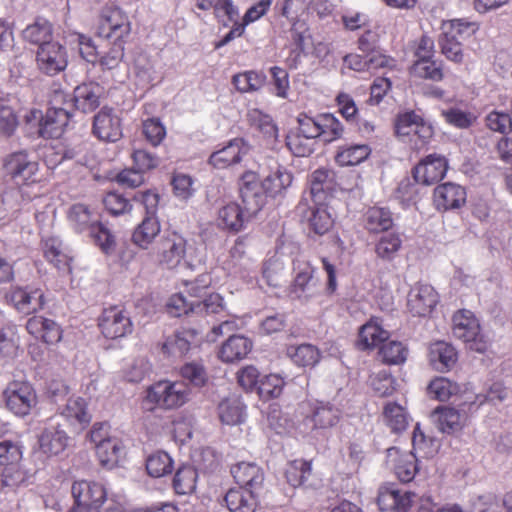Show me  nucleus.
<instances>
[{"label": "nucleus", "mask_w": 512, "mask_h": 512, "mask_svg": "<svg viewBox=\"0 0 512 512\" xmlns=\"http://www.w3.org/2000/svg\"><path fill=\"white\" fill-rule=\"evenodd\" d=\"M132 72L135 84L142 89L150 87L156 78L154 65L146 54L135 57Z\"/></svg>", "instance_id": "37998d69"}, {"label": "nucleus", "mask_w": 512, "mask_h": 512, "mask_svg": "<svg viewBox=\"0 0 512 512\" xmlns=\"http://www.w3.org/2000/svg\"><path fill=\"white\" fill-rule=\"evenodd\" d=\"M479 29V24L467 19H452L443 25V31L448 33L449 36H454L458 39H465L474 35Z\"/></svg>", "instance_id": "0e129e2a"}, {"label": "nucleus", "mask_w": 512, "mask_h": 512, "mask_svg": "<svg viewBox=\"0 0 512 512\" xmlns=\"http://www.w3.org/2000/svg\"><path fill=\"white\" fill-rule=\"evenodd\" d=\"M448 162L444 156L430 154L423 158L413 169V177L416 183L432 185L445 176Z\"/></svg>", "instance_id": "ddd939ff"}, {"label": "nucleus", "mask_w": 512, "mask_h": 512, "mask_svg": "<svg viewBox=\"0 0 512 512\" xmlns=\"http://www.w3.org/2000/svg\"><path fill=\"white\" fill-rule=\"evenodd\" d=\"M197 471L191 466L180 467L174 476L173 487L177 494L186 495L196 488Z\"/></svg>", "instance_id": "864d4df0"}, {"label": "nucleus", "mask_w": 512, "mask_h": 512, "mask_svg": "<svg viewBox=\"0 0 512 512\" xmlns=\"http://www.w3.org/2000/svg\"><path fill=\"white\" fill-rule=\"evenodd\" d=\"M248 151L249 146L245 141L241 138H235L221 149L213 152L209 158V163L215 168L224 169L239 163Z\"/></svg>", "instance_id": "aec40b11"}, {"label": "nucleus", "mask_w": 512, "mask_h": 512, "mask_svg": "<svg viewBox=\"0 0 512 512\" xmlns=\"http://www.w3.org/2000/svg\"><path fill=\"white\" fill-rule=\"evenodd\" d=\"M319 138L324 142H332L342 137L344 127L332 114L318 115Z\"/></svg>", "instance_id": "3c124183"}, {"label": "nucleus", "mask_w": 512, "mask_h": 512, "mask_svg": "<svg viewBox=\"0 0 512 512\" xmlns=\"http://www.w3.org/2000/svg\"><path fill=\"white\" fill-rule=\"evenodd\" d=\"M42 251L45 259L59 271L71 272V257L65 251L63 243L58 237L51 236L43 239Z\"/></svg>", "instance_id": "a878e982"}, {"label": "nucleus", "mask_w": 512, "mask_h": 512, "mask_svg": "<svg viewBox=\"0 0 512 512\" xmlns=\"http://www.w3.org/2000/svg\"><path fill=\"white\" fill-rule=\"evenodd\" d=\"M187 240L177 232L166 236L158 248L156 261L169 269L176 268L186 255Z\"/></svg>", "instance_id": "f8f14e48"}, {"label": "nucleus", "mask_w": 512, "mask_h": 512, "mask_svg": "<svg viewBox=\"0 0 512 512\" xmlns=\"http://www.w3.org/2000/svg\"><path fill=\"white\" fill-rule=\"evenodd\" d=\"M460 392V386L445 377H436L428 386V393L434 399L447 401Z\"/></svg>", "instance_id": "603ef678"}, {"label": "nucleus", "mask_w": 512, "mask_h": 512, "mask_svg": "<svg viewBox=\"0 0 512 512\" xmlns=\"http://www.w3.org/2000/svg\"><path fill=\"white\" fill-rule=\"evenodd\" d=\"M366 229L371 233L387 231L393 225L391 212L382 207L369 208L364 216Z\"/></svg>", "instance_id": "c03bdc74"}, {"label": "nucleus", "mask_w": 512, "mask_h": 512, "mask_svg": "<svg viewBox=\"0 0 512 512\" xmlns=\"http://www.w3.org/2000/svg\"><path fill=\"white\" fill-rule=\"evenodd\" d=\"M457 358L455 348L444 341L435 342L429 347V362L437 371L450 370L456 364Z\"/></svg>", "instance_id": "7c9ffc66"}, {"label": "nucleus", "mask_w": 512, "mask_h": 512, "mask_svg": "<svg viewBox=\"0 0 512 512\" xmlns=\"http://www.w3.org/2000/svg\"><path fill=\"white\" fill-rule=\"evenodd\" d=\"M379 354L383 362L398 365L406 361L408 356L407 347L400 341H388L380 347Z\"/></svg>", "instance_id": "13d9d810"}, {"label": "nucleus", "mask_w": 512, "mask_h": 512, "mask_svg": "<svg viewBox=\"0 0 512 512\" xmlns=\"http://www.w3.org/2000/svg\"><path fill=\"white\" fill-rule=\"evenodd\" d=\"M99 327L106 338L116 339L132 332V322L124 309L113 306L104 309Z\"/></svg>", "instance_id": "9b49d317"}, {"label": "nucleus", "mask_w": 512, "mask_h": 512, "mask_svg": "<svg viewBox=\"0 0 512 512\" xmlns=\"http://www.w3.org/2000/svg\"><path fill=\"white\" fill-rule=\"evenodd\" d=\"M311 471L312 467L310 462L298 459L287 465L285 477L292 487H299L306 482L311 475Z\"/></svg>", "instance_id": "6e6d98bb"}, {"label": "nucleus", "mask_w": 512, "mask_h": 512, "mask_svg": "<svg viewBox=\"0 0 512 512\" xmlns=\"http://www.w3.org/2000/svg\"><path fill=\"white\" fill-rule=\"evenodd\" d=\"M103 94V87L96 82H88L78 85L74 89L73 97L66 99L68 107L87 113L92 112L100 105V98Z\"/></svg>", "instance_id": "a211bd4d"}, {"label": "nucleus", "mask_w": 512, "mask_h": 512, "mask_svg": "<svg viewBox=\"0 0 512 512\" xmlns=\"http://www.w3.org/2000/svg\"><path fill=\"white\" fill-rule=\"evenodd\" d=\"M146 469L152 477H163L172 472L173 460L168 453L158 451L148 457L146 461Z\"/></svg>", "instance_id": "4d7b16f0"}, {"label": "nucleus", "mask_w": 512, "mask_h": 512, "mask_svg": "<svg viewBox=\"0 0 512 512\" xmlns=\"http://www.w3.org/2000/svg\"><path fill=\"white\" fill-rule=\"evenodd\" d=\"M251 216L238 203L229 202L219 208L217 223L223 229L238 232Z\"/></svg>", "instance_id": "bb28decb"}, {"label": "nucleus", "mask_w": 512, "mask_h": 512, "mask_svg": "<svg viewBox=\"0 0 512 512\" xmlns=\"http://www.w3.org/2000/svg\"><path fill=\"white\" fill-rule=\"evenodd\" d=\"M387 462L392 465L397 478L402 482L413 480L418 471L415 454L402 452L396 447L387 449Z\"/></svg>", "instance_id": "412c9836"}, {"label": "nucleus", "mask_w": 512, "mask_h": 512, "mask_svg": "<svg viewBox=\"0 0 512 512\" xmlns=\"http://www.w3.org/2000/svg\"><path fill=\"white\" fill-rule=\"evenodd\" d=\"M88 234L104 253L110 254L115 250L116 241L114 235L100 221L92 226Z\"/></svg>", "instance_id": "052dcab7"}, {"label": "nucleus", "mask_w": 512, "mask_h": 512, "mask_svg": "<svg viewBox=\"0 0 512 512\" xmlns=\"http://www.w3.org/2000/svg\"><path fill=\"white\" fill-rule=\"evenodd\" d=\"M92 131L102 141L116 142L122 137L120 118L112 108L103 107L94 116Z\"/></svg>", "instance_id": "2eb2a0df"}, {"label": "nucleus", "mask_w": 512, "mask_h": 512, "mask_svg": "<svg viewBox=\"0 0 512 512\" xmlns=\"http://www.w3.org/2000/svg\"><path fill=\"white\" fill-rule=\"evenodd\" d=\"M285 381L278 374H269L260 379L257 386L258 394L263 399L277 398L282 394Z\"/></svg>", "instance_id": "680f3d73"}, {"label": "nucleus", "mask_w": 512, "mask_h": 512, "mask_svg": "<svg viewBox=\"0 0 512 512\" xmlns=\"http://www.w3.org/2000/svg\"><path fill=\"white\" fill-rule=\"evenodd\" d=\"M196 314L224 318L227 313L223 297L218 293H212L203 301L196 302Z\"/></svg>", "instance_id": "e2e57ef3"}, {"label": "nucleus", "mask_w": 512, "mask_h": 512, "mask_svg": "<svg viewBox=\"0 0 512 512\" xmlns=\"http://www.w3.org/2000/svg\"><path fill=\"white\" fill-rule=\"evenodd\" d=\"M388 331L384 330L377 318H372L359 331L358 345L361 349H371L387 340Z\"/></svg>", "instance_id": "c9c22d12"}, {"label": "nucleus", "mask_w": 512, "mask_h": 512, "mask_svg": "<svg viewBox=\"0 0 512 512\" xmlns=\"http://www.w3.org/2000/svg\"><path fill=\"white\" fill-rule=\"evenodd\" d=\"M370 154V148L364 144L340 147L335 160L341 166H354L363 162Z\"/></svg>", "instance_id": "09e8293b"}, {"label": "nucleus", "mask_w": 512, "mask_h": 512, "mask_svg": "<svg viewBox=\"0 0 512 512\" xmlns=\"http://www.w3.org/2000/svg\"><path fill=\"white\" fill-rule=\"evenodd\" d=\"M252 349L251 341L240 335L230 336L222 345L220 358L225 362H234L245 358Z\"/></svg>", "instance_id": "e433bc0d"}, {"label": "nucleus", "mask_w": 512, "mask_h": 512, "mask_svg": "<svg viewBox=\"0 0 512 512\" xmlns=\"http://www.w3.org/2000/svg\"><path fill=\"white\" fill-rule=\"evenodd\" d=\"M36 64L42 73L57 75L67 67V51L58 42L46 43L36 52Z\"/></svg>", "instance_id": "9d476101"}, {"label": "nucleus", "mask_w": 512, "mask_h": 512, "mask_svg": "<svg viewBox=\"0 0 512 512\" xmlns=\"http://www.w3.org/2000/svg\"><path fill=\"white\" fill-rule=\"evenodd\" d=\"M438 295L428 284L415 285L408 294V308L415 316H426L436 306Z\"/></svg>", "instance_id": "f3484780"}, {"label": "nucleus", "mask_w": 512, "mask_h": 512, "mask_svg": "<svg viewBox=\"0 0 512 512\" xmlns=\"http://www.w3.org/2000/svg\"><path fill=\"white\" fill-rule=\"evenodd\" d=\"M231 268L235 274L244 276V272H248L253 263L250 258L245 256V244L242 240H237L230 249Z\"/></svg>", "instance_id": "338daca9"}, {"label": "nucleus", "mask_w": 512, "mask_h": 512, "mask_svg": "<svg viewBox=\"0 0 512 512\" xmlns=\"http://www.w3.org/2000/svg\"><path fill=\"white\" fill-rule=\"evenodd\" d=\"M313 206H308L301 201L297 207L310 228L318 235L327 233L333 226L334 218L328 210V207L322 203V200L312 199Z\"/></svg>", "instance_id": "dca6fc26"}, {"label": "nucleus", "mask_w": 512, "mask_h": 512, "mask_svg": "<svg viewBox=\"0 0 512 512\" xmlns=\"http://www.w3.org/2000/svg\"><path fill=\"white\" fill-rule=\"evenodd\" d=\"M123 449L122 441L115 438L99 444L96 447V454L102 466L112 468L118 463Z\"/></svg>", "instance_id": "de8ad7c7"}, {"label": "nucleus", "mask_w": 512, "mask_h": 512, "mask_svg": "<svg viewBox=\"0 0 512 512\" xmlns=\"http://www.w3.org/2000/svg\"><path fill=\"white\" fill-rule=\"evenodd\" d=\"M22 34L26 41L39 45V47L53 42L51 41L53 36L52 24L43 18H38L34 23L28 25Z\"/></svg>", "instance_id": "a19ab883"}, {"label": "nucleus", "mask_w": 512, "mask_h": 512, "mask_svg": "<svg viewBox=\"0 0 512 512\" xmlns=\"http://www.w3.org/2000/svg\"><path fill=\"white\" fill-rule=\"evenodd\" d=\"M257 494V492L240 487L231 488L226 492L224 502L230 512H255Z\"/></svg>", "instance_id": "c85d7f7f"}, {"label": "nucleus", "mask_w": 512, "mask_h": 512, "mask_svg": "<svg viewBox=\"0 0 512 512\" xmlns=\"http://www.w3.org/2000/svg\"><path fill=\"white\" fill-rule=\"evenodd\" d=\"M453 335L462 340L468 349L483 353L488 348V342L481 333L480 323L473 312L459 310L453 316Z\"/></svg>", "instance_id": "0eeeda50"}, {"label": "nucleus", "mask_w": 512, "mask_h": 512, "mask_svg": "<svg viewBox=\"0 0 512 512\" xmlns=\"http://www.w3.org/2000/svg\"><path fill=\"white\" fill-rule=\"evenodd\" d=\"M292 183V175L286 169L278 168L263 181L267 194L272 196L285 190Z\"/></svg>", "instance_id": "69168bd1"}, {"label": "nucleus", "mask_w": 512, "mask_h": 512, "mask_svg": "<svg viewBox=\"0 0 512 512\" xmlns=\"http://www.w3.org/2000/svg\"><path fill=\"white\" fill-rule=\"evenodd\" d=\"M130 30L127 16L119 9L110 10L103 15L99 34L114 41L110 50L100 58V65L103 69L112 70L120 65L124 57L122 39L129 35Z\"/></svg>", "instance_id": "f03ea898"}, {"label": "nucleus", "mask_w": 512, "mask_h": 512, "mask_svg": "<svg viewBox=\"0 0 512 512\" xmlns=\"http://www.w3.org/2000/svg\"><path fill=\"white\" fill-rule=\"evenodd\" d=\"M10 300L19 312L30 314L42 309L44 305V294L39 289L28 291L26 289L16 288L11 292Z\"/></svg>", "instance_id": "2f4dec72"}, {"label": "nucleus", "mask_w": 512, "mask_h": 512, "mask_svg": "<svg viewBox=\"0 0 512 512\" xmlns=\"http://www.w3.org/2000/svg\"><path fill=\"white\" fill-rule=\"evenodd\" d=\"M197 332L183 329L166 338L162 345L163 352L169 357L181 358L186 355L196 342Z\"/></svg>", "instance_id": "393cba45"}, {"label": "nucleus", "mask_w": 512, "mask_h": 512, "mask_svg": "<svg viewBox=\"0 0 512 512\" xmlns=\"http://www.w3.org/2000/svg\"><path fill=\"white\" fill-rule=\"evenodd\" d=\"M231 474L240 488L259 492L264 483V471L254 462H239L231 467Z\"/></svg>", "instance_id": "6ab92c4d"}, {"label": "nucleus", "mask_w": 512, "mask_h": 512, "mask_svg": "<svg viewBox=\"0 0 512 512\" xmlns=\"http://www.w3.org/2000/svg\"><path fill=\"white\" fill-rule=\"evenodd\" d=\"M414 495L395 484H386L379 488L377 503L382 512H407Z\"/></svg>", "instance_id": "4468645a"}, {"label": "nucleus", "mask_w": 512, "mask_h": 512, "mask_svg": "<svg viewBox=\"0 0 512 512\" xmlns=\"http://www.w3.org/2000/svg\"><path fill=\"white\" fill-rule=\"evenodd\" d=\"M335 173L327 168H319L315 170L310 179L311 199H324V194L332 190L334 185Z\"/></svg>", "instance_id": "79ce46f5"}, {"label": "nucleus", "mask_w": 512, "mask_h": 512, "mask_svg": "<svg viewBox=\"0 0 512 512\" xmlns=\"http://www.w3.org/2000/svg\"><path fill=\"white\" fill-rule=\"evenodd\" d=\"M66 94L62 91H56L51 99V107L47 109L43 116L41 111H31L29 121L39 120V133L45 138H58L64 132L69 123L70 112L66 102Z\"/></svg>", "instance_id": "20e7f679"}, {"label": "nucleus", "mask_w": 512, "mask_h": 512, "mask_svg": "<svg viewBox=\"0 0 512 512\" xmlns=\"http://www.w3.org/2000/svg\"><path fill=\"white\" fill-rule=\"evenodd\" d=\"M287 355L294 364L300 367H313L320 360V351L312 344L289 346Z\"/></svg>", "instance_id": "a18cd8bd"}, {"label": "nucleus", "mask_w": 512, "mask_h": 512, "mask_svg": "<svg viewBox=\"0 0 512 512\" xmlns=\"http://www.w3.org/2000/svg\"><path fill=\"white\" fill-rule=\"evenodd\" d=\"M27 331L36 339H41L47 344L58 343L62 338L60 326L53 320L42 316H33L26 323Z\"/></svg>", "instance_id": "b1692460"}, {"label": "nucleus", "mask_w": 512, "mask_h": 512, "mask_svg": "<svg viewBox=\"0 0 512 512\" xmlns=\"http://www.w3.org/2000/svg\"><path fill=\"white\" fill-rule=\"evenodd\" d=\"M61 415L71 426L77 428H83L91 420V416L87 411L86 402L81 397L70 398L61 410Z\"/></svg>", "instance_id": "4c0bfd02"}, {"label": "nucleus", "mask_w": 512, "mask_h": 512, "mask_svg": "<svg viewBox=\"0 0 512 512\" xmlns=\"http://www.w3.org/2000/svg\"><path fill=\"white\" fill-rule=\"evenodd\" d=\"M71 492L76 506L70 512H97L106 499L105 488L96 482L76 481Z\"/></svg>", "instance_id": "6e6552de"}, {"label": "nucleus", "mask_w": 512, "mask_h": 512, "mask_svg": "<svg viewBox=\"0 0 512 512\" xmlns=\"http://www.w3.org/2000/svg\"><path fill=\"white\" fill-rule=\"evenodd\" d=\"M72 228L79 232H88L99 220L97 215L85 204H73L67 211Z\"/></svg>", "instance_id": "f704fd0d"}, {"label": "nucleus", "mask_w": 512, "mask_h": 512, "mask_svg": "<svg viewBox=\"0 0 512 512\" xmlns=\"http://www.w3.org/2000/svg\"><path fill=\"white\" fill-rule=\"evenodd\" d=\"M266 82V75L258 71H246L233 77V84L240 92H253L261 89Z\"/></svg>", "instance_id": "5fc2aeb1"}, {"label": "nucleus", "mask_w": 512, "mask_h": 512, "mask_svg": "<svg viewBox=\"0 0 512 512\" xmlns=\"http://www.w3.org/2000/svg\"><path fill=\"white\" fill-rule=\"evenodd\" d=\"M293 269L295 272L293 283L294 293H297L299 297H301L302 294L311 296L314 293L315 286L313 280L314 267L306 259L298 257L293 261Z\"/></svg>", "instance_id": "cd10ccee"}, {"label": "nucleus", "mask_w": 512, "mask_h": 512, "mask_svg": "<svg viewBox=\"0 0 512 512\" xmlns=\"http://www.w3.org/2000/svg\"><path fill=\"white\" fill-rule=\"evenodd\" d=\"M397 137L415 149L425 146L433 135L432 126L414 111L399 114L395 121Z\"/></svg>", "instance_id": "39448f33"}, {"label": "nucleus", "mask_w": 512, "mask_h": 512, "mask_svg": "<svg viewBox=\"0 0 512 512\" xmlns=\"http://www.w3.org/2000/svg\"><path fill=\"white\" fill-rule=\"evenodd\" d=\"M7 176L19 186L22 202L28 203L41 195L38 184L39 163L34 155L26 150L13 152L4 159Z\"/></svg>", "instance_id": "f257e3e1"}, {"label": "nucleus", "mask_w": 512, "mask_h": 512, "mask_svg": "<svg viewBox=\"0 0 512 512\" xmlns=\"http://www.w3.org/2000/svg\"><path fill=\"white\" fill-rule=\"evenodd\" d=\"M217 410L220 421L226 425H239L246 416L245 405L236 395L223 399Z\"/></svg>", "instance_id": "473e14b6"}, {"label": "nucleus", "mask_w": 512, "mask_h": 512, "mask_svg": "<svg viewBox=\"0 0 512 512\" xmlns=\"http://www.w3.org/2000/svg\"><path fill=\"white\" fill-rule=\"evenodd\" d=\"M466 202L465 189L452 182L437 186L434 190V203L438 210L460 208Z\"/></svg>", "instance_id": "4be33fe9"}, {"label": "nucleus", "mask_w": 512, "mask_h": 512, "mask_svg": "<svg viewBox=\"0 0 512 512\" xmlns=\"http://www.w3.org/2000/svg\"><path fill=\"white\" fill-rule=\"evenodd\" d=\"M286 143L289 150L297 157L309 156L314 151L316 145L315 140L295 130L287 135Z\"/></svg>", "instance_id": "bf43d9fd"}, {"label": "nucleus", "mask_w": 512, "mask_h": 512, "mask_svg": "<svg viewBox=\"0 0 512 512\" xmlns=\"http://www.w3.org/2000/svg\"><path fill=\"white\" fill-rule=\"evenodd\" d=\"M433 417L438 428L443 433H456L460 431L465 423V415L452 407H438L433 412Z\"/></svg>", "instance_id": "72a5a7b5"}, {"label": "nucleus", "mask_w": 512, "mask_h": 512, "mask_svg": "<svg viewBox=\"0 0 512 512\" xmlns=\"http://www.w3.org/2000/svg\"><path fill=\"white\" fill-rule=\"evenodd\" d=\"M190 399V389L184 382L159 381L151 385L146 392L144 405L152 411L155 407L175 409L183 406Z\"/></svg>", "instance_id": "7ed1b4c3"}, {"label": "nucleus", "mask_w": 512, "mask_h": 512, "mask_svg": "<svg viewBox=\"0 0 512 512\" xmlns=\"http://www.w3.org/2000/svg\"><path fill=\"white\" fill-rule=\"evenodd\" d=\"M161 232L158 217H144L132 233V243L140 249L147 250Z\"/></svg>", "instance_id": "c756f323"}, {"label": "nucleus", "mask_w": 512, "mask_h": 512, "mask_svg": "<svg viewBox=\"0 0 512 512\" xmlns=\"http://www.w3.org/2000/svg\"><path fill=\"white\" fill-rule=\"evenodd\" d=\"M247 119L249 124L258 130L269 143L276 141L278 128L269 115L258 109H252L247 113Z\"/></svg>", "instance_id": "ea45409f"}, {"label": "nucleus", "mask_w": 512, "mask_h": 512, "mask_svg": "<svg viewBox=\"0 0 512 512\" xmlns=\"http://www.w3.org/2000/svg\"><path fill=\"white\" fill-rule=\"evenodd\" d=\"M383 421L392 432L401 433L409 424V416L404 407L389 402L384 406Z\"/></svg>", "instance_id": "49530a36"}, {"label": "nucleus", "mask_w": 512, "mask_h": 512, "mask_svg": "<svg viewBox=\"0 0 512 512\" xmlns=\"http://www.w3.org/2000/svg\"><path fill=\"white\" fill-rule=\"evenodd\" d=\"M239 191L244 208L249 215L257 214L265 205L267 192L263 182L253 172H246L239 184Z\"/></svg>", "instance_id": "1a4fd4ad"}, {"label": "nucleus", "mask_w": 512, "mask_h": 512, "mask_svg": "<svg viewBox=\"0 0 512 512\" xmlns=\"http://www.w3.org/2000/svg\"><path fill=\"white\" fill-rule=\"evenodd\" d=\"M340 410L329 402H317L312 411L313 428L326 429L336 425L340 419Z\"/></svg>", "instance_id": "58836bf2"}, {"label": "nucleus", "mask_w": 512, "mask_h": 512, "mask_svg": "<svg viewBox=\"0 0 512 512\" xmlns=\"http://www.w3.org/2000/svg\"><path fill=\"white\" fill-rule=\"evenodd\" d=\"M38 442L44 454L57 456L68 447L69 436L59 425H49L39 435Z\"/></svg>", "instance_id": "5701e85b"}, {"label": "nucleus", "mask_w": 512, "mask_h": 512, "mask_svg": "<svg viewBox=\"0 0 512 512\" xmlns=\"http://www.w3.org/2000/svg\"><path fill=\"white\" fill-rule=\"evenodd\" d=\"M23 455V447L18 441H0V465L13 466L20 463Z\"/></svg>", "instance_id": "774afa93"}, {"label": "nucleus", "mask_w": 512, "mask_h": 512, "mask_svg": "<svg viewBox=\"0 0 512 512\" xmlns=\"http://www.w3.org/2000/svg\"><path fill=\"white\" fill-rule=\"evenodd\" d=\"M5 408L17 417L31 413L38 403L36 391L27 381H10L2 392Z\"/></svg>", "instance_id": "423d86ee"}, {"label": "nucleus", "mask_w": 512, "mask_h": 512, "mask_svg": "<svg viewBox=\"0 0 512 512\" xmlns=\"http://www.w3.org/2000/svg\"><path fill=\"white\" fill-rule=\"evenodd\" d=\"M402 247V239L398 233H386L375 244V253L383 261H392Z\"/></svg>", "instance_id": "8fccbe9b"}]
</instances>
